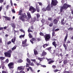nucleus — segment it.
<instances>
[{
    "mask_svg": "<svg viewBox=\"0 0 73 73\" xmlns=\"http://www.w3.org/2000/svg\"><path fill=\"white\" fill-rule=\"evenodd\" d=\"M18 15H21L20 17H19V18L20 20H21L22 21H24L25 20V19L27 18V15L25 13H23L21 14V12H19Z\"/></svg>",
    "mask_w": 73,
    "mask_h": 73,
    "instance_id": "obj_1",
    "label": "nucleus"
},
{
    "mask_svg": "<svg viewBox=\"0 0 73 73\" xmlns=\"http://www.w3.org/2000/svg\"><path fill=\"white\" fill-rule=\"evenodd\" d=\"M71 5H67L66 3H65L64 4L63 7H61L60 8V11L61 12H62V11H64V10H66L68 8V7H70Z\"/></svg>",
    "mask_w": 73,
    "mask_h": 73,
    "instance_id": "obj_2",
    "label": "nucleus"
},
{
    "mask_svg": "<svg viewBox=\"0 0 73 73\" xmlns=\"http://www.w3.org/2000/svg\"><path fill=\"white\" fill-rule=\"evenodd\" d=\"M11 54H12V51L11 50H8L7 52L4 53L5 57H7L9 58H10L11 57Z\"/></svg>",
    "mask_w": 73,
    "mask_h": 73,
    "instance_id": "obj_3",
    "label": "nucleus"
},
{
    "mask_svg": "<svg viewBox=\"0 0 73 73\" xmlns=\"http://www.w3.org/2000/svg\"><path fill=\"white\" fill-rule=\"evenodd\" d=\"M27 39H25L24 41H23L22 42V46L23 47H25L27 46H28L29 45V44H27L26 43L27 42Z\"/></svg>",
    "mask_w": 73,
    "mask_h": 73,
    "instance_id": "obj_4",
    "label": "nucleus"
},
{
    "mask_svg": "<svg viewBox=\"0 0 73 73\" xmlns=\"http://www.w3.org/2000/svg\"><path fill=\"white\" fill-rule=\"evenodd\" d=\"M58 3L57 1L56 0H52V1L51 6L52 7V6L53 5H57V4Z\"/></svg>",
    "mask_w": 73,
    "mask_h": 73,
    "instance_id": "obj_5",
    "label": "nucleus"
},
{
    "mask_svg": "<svg viewBox=\"0 0 73 73\" xmlns=\"http://www.w3.org/2000/svg\"><path fill=\"white\" fill-rule=\"evenodd\" d=\"M14 65V63L13 62H10L9 64H8V66L10 69H12L14 68L13 65Z\"/></svg>",
    "mask_w": 73,
    "mask_h": 73,
    "instance_id": "obj_6",
    "label": "nucleus"
},
{
    "mask_svg": "<svg viewBox=\"0 0 73 73\" xmlns=\"http://www.w3.org/2000/svg\"><path fill=\"white\" fill-rule=\"evenodd\" d=\"M44 37L46 41H48L50 39V36L49 35L46 34L45 35Z\"/></svg>",
    "mask_w": 73,
    "mask_h": 73,
    "instance_id": "obj_7",
    "label": "nucleus"
},
{
    "mask_svg": "<svg viewBox=\"0 0 73 73\" xmlns=\"http://www.w3.org/2000/svg\"><path fill=\"white\" fill-rule=\"evenodd\" d=\"M31 10L33 11L31 12V13H33L34 12L36 11V9L32 6H31V7H30L29 9V11H31Z\"/></svg>",
    "mask_w": 73,
    "mask_h": 73,
    "instance_id": "obj_8",
    "label": "nucleus"
},
{
    "mask_svg": "<svg viewBox=\"0 0 73 73\" xmlns=\"http://www.w3.org/2000/svg\"><path fill=\"white\" fill-rule=\"evenodd\" d=\"M36 17H37V19H36V17H35L34 19V21L33 22H35L36 21V20L37 21H38V18L40 17V14L39 13H37L36 14Z\"/></svg>",
    "mask_w": 73,
    "mask_h": 73,
    "instance_id": "obj_9",
    "label": "nucleus"
},
{
    "mask_svg": "<svg viewBox=\"0 0 73 73\" xmlns=\"http://www.w3.org/2000/svg\"><path fill=\"white\" fill-rule=\"evenodd\" d=\"M25 68V66H19L17 68V69L18 70H24Z\"/></svg>",
    "mask_w": 73,
    "mask_h": 73,
    "instance_id": "obj_10",
    "label": "nucleus"
},
{
    "mask_svg": "<svg viewBox=\"0 0 73 73\" xmlns=\"http://www.w3.org/2000/svg\"><path fill=\"white\" fill-rule=\"evenodd\" d=\"M27 14L28 17H27L26 19L27 20H29V19H31V14L29 12H27Z\"/></svg>",
    "mask_w": 73,
    "mask_h": 73,
    "instance_id": "obj_11",
    "label": "nucleus"
},
{
    "mask_svg": "<svg viewBox=\"0 0 73 73\" xmlns=\"http://www.w3.org/2000/svg\"><path fill=\"white\" fill-rule=\"evenodd\" d=\"M46 9L47 11H50V4L49 3L47 7H46Z\"/></svg>",
    "mask_w": 73,
    "mask_h": 73,
    "instance_id": "obj_12",
    "label": "nucleus"
},
{
    "mask_svg": "<svg viewBox=\"0 0 73 73\" xmlns=\"http://www.w3.org/2000/svg\"><path fill=\"white\" fill-rule=\"evenodd\" d=\"M36 8L37 11L38 12H40V7L37 5H36Z\"/></svg>",
    "mask_w": 73,
    "mask_h": 73,
    "instance_id": "obj_13",
    "label": "nucleus"
},
{
    "mask_svg": "<svg viewBox=\"0 0 73 73\" xmlns=\"http://www.w3.org/2000/svg\"><path fill=\"white\" fill-rule=\"evenodd\" d=\"M68 34H66V36H65V38L64 39V43H66V40L67 39V38H68Z\"/></svg>",
    "mask_w": 73,
    "mask_h": 73,
    "instance_id": "obj_14",
    "label": "nucleus"
},
{
    "mask_svg": "<svg viewBox=\"0 0 73 73\" xmlns=\"http://www.w3.org/2000/svg\"><path fill=\"white\" fill-rule=\"evenodd\" d=\"M4 17L5 18L6 20L7 21H10L11 19H10V18L9 17H7L4 16Z\"/></svg>",
    "mask_w": 73,
    "mask_h": 73,
    "instance_id": "obj_15",
    "label": "nucleus"
},
{
    "mask_svg": "<svg viewBox=\"0 0 73 73\" xmlns=\"http://www.w3.org/2000/svg\"><path fill=\"white\" fill-rule=\"evenodd\" d=\"M52 45L55 46V48H56L57 47V44H56V42L55 41H54L52 42Z\"/></svg>",
    "mask_w": 73,
    "mask_h": 73,
    "instance_id": "obj_16",
    "label": "nucleus"
},
{
    "mask_svg": "<svg viewBox=\"0 0 73 73\" xmlns=\"http://www.w3.org/2000/svg\"><path fill=\"white\" fill-rule=\"evenodd\" d=\"M45 59V57H43L42 58H38V60H39L40 61H42V60H44Z\"/></svg>",
    "mask_w": 73,
    "mask_h": 73,
    "instance_id": "obj_17",
    "label": "nucleus"
},
{
    "mask_svg": "<svg viewBox=\"0 0 73 73\" xmlns=\"http://www.w3.org/2000/svg\"><path fill=\"white\" fill-rule=\"evenodd\" d=\"M15 41H16V37H14V38L12 39L11 40V42H13V43H14Z\"/></svg>",
    "mask_w": 73,
    "mask_h": 73,
    "instance_id": "obj_18",
    "label": "nucleus"
},
{
    "mask_svg": "<svg viewBox=\"0 0 73 73\" xmlns=\"http://www.w3.org/2000/svg\"><path fill=\"white\" fill-rule=\"evenodd\" d=\"M34 51L35 55H36L37 54H38V52H37V50H36L35 49H34Z\"/></svg>",
    "mask_w": 73,
    "mask_h": 73,
    "instance_id": "obj_19",
    "label": "nucleus"
},
{
    "mask_svg": "<svg viewBox=\"0 0 73 73\" xmlns=\"http://www.w3.org/2000/svg\"><path fill=\"white\" fill-rule=\"evenodd\" d=\"M64 19L63 18L62 19V20L61 21V24L63 25H65V23L64 22Z\"/></svg>",
    "mask_w": 73,
    "mask_h": 73,
    "instance_id": "obj_20",
    "label": "nucleus"
},
{
    "mask_svg": "<svg viewBox=\"0 0 73 73\" xmlns=\"http://www.w3.org/2000/svg\"><path fill=\"white\" fill-rule=\"evenodd\" d=\"M46 52H45L44 51H43L42 52V56H45V55H46Z\"/></svg>",
    "mask_w": 73,
    "mask_h": 73,
    "instance_id": "obj_21",
    "label": "nucleus"
},
{
    "mask_svg": "<svg viewBox=\"0 0 73 73\" xmlns=\"http://www.w3.org/2000/svg\"><path fill=\"white\" fill-rule=\"evenodd\" d=\"M25 36V34H24L23 35H21L19 36V38H22L23 37H24Z\"/></svg>",
    "mask_w": 73,
    "mask_h": 73,
    "instance_id": "obj_22",
    "label": "nucleus"
},
{
    "mask_svg": "<svg viewBox=\"0 0 73 73\" xmlns=\"http://www.w3.org/2000/svg\"><path fill=\"white\" fill-rule=\"evenodd\" d=\"M52 48V47H50L48 48H46V49L48 50H49V52H50L52 51L50 50L51 49V48Z\"/></svg>",
    "mask_w": 73,
    "mask_h": 73,
    "instance_id": "obj_23",
    "label": "nucleus"
},
{
    "mask_svg": "<svg viewBox=\"0 0 73 73\" xmlns=\"http://www.w3.org/2000/svg\"><path fill=\"white\" fill-rule=\"evenodd\" d=\"M5 58V57H3V56L0 57V60H4Z\"/></svg>",
    "mask_w": 73,
    "mask_h": 73,
    "instance_id": "obj_24",
    "label": "nucleus"
},
{
    "mask_svg": "<svg viewBox=\"0 0 73 73\" xmlns=\"http://www.w3.org/2000/svg\"><path fill=\"white\" fill-rule=\"evenodd\" d=\"M58 22V21L56 20V19H55L54 21V24H56V23H57Z\"/></svg>",
    "mask_w": 73,
    "mask_h": 73,
    "instance_id": "obj_25",
    "label": "nucleus"
},
{
    "mask_svg": "<svg viewBox=\"0 0 73 73\" xmlns=\"http://www.w3.org/2000/svg\"><path fill=\"white\" fill-rule=\"evenodd\" d=\"M11 25L13 28H15V24L13 23H12L11 24Z\"/></svg>",
    "mask_w": 73,
    "mask_h": 73,
    "instance_id": "obj_26",
    "label": "nucleus"
},
{
    "mask_svg": "<svg viewBox=\"0 0 73 73\" xmlns=\"http://www.w3.org/2000/svg\"><path fill=\"white\" fill-rule=\"evenodd\" d=\"M16 46H14L12 49L11 50H15V49H16Z\"/></svg>",
    "mask_w": 73,
    "mask_h": 73,
    "instance_id": "obj_27",
    "label": "nucleus"
},
{
    "mask_svg": "<svg viewBox=\"0 0 73 73\" xmlns=\"http://www.w3.org/2000/svg\"><path fill=\"white\" fill-rule=\"evenodd\" d=\"M27 62L29 63V64H30L31 63V61H30V60H29V59L27 58Z\"/></svg>",
    "mask_w": 73,
    "mask_h": 73,
    "instance_id": "obj_28",
    "label": "nucleus"
},
{
    "mask_svg": "<svg viewBox=\"0 0 73 73\" xmlns=\"http://www.w3.org/2000/svg\"><path fill=\"white\" fill-rule=\"evenodd\" d=\"M41 22L42 24H44V23H45V21L44 19H42L41 20Z\"/></svg>",
    "mask_w": 73,
    "mask_h": 73,
    "instance_id": "obj_29",
    "label": "nucleus"
},
{
    "mask_svg": "<svg viewBox=\"0 0 73 73\" xmlns=\"http://www.w3.org/2000/svg\"><path fill=\"white\" fill-rule=\"evenodd\" d=\"M63 46H64V47L65 50H66V49H67V47L66 46V45H65V44H64Z\"/></svg>",
    "mask_w": 73,
    "mask_h": 73,
    "instance_id": "obj_30",
    "label": "nucleus"
},
{
    "mask_svg": "<svg viewBox=\"0 0 73 73\" xmlns=\"http://www.w3.org/2000/svg\"><path fill=\"white\" fill-rule=\"evenodd\" d=\"M28 35L29 36V38H32V36L31 35V33H29V34Z\"/></svg>",
    "mask_w": 73,
    "mask_h": 73,
    "instance_id": "obj_31",
    "label": "nucleus"
},
{
    "mask_svg": "<svg viewBox=\"0 0 73 73\" xmlns=\"http://www.w3.org/2000/svg\"><path fill=\"white\" fill-rule=\"evenodd\" d=\"M48 46V44H45L43 45V48H45V47H46V46Z\"/></svg>",
    "mask_w": 73,
    "mask_h": 73,
    "instance_id": "obj_32",
    "label": "nucleus"
},
{
    "mask_svg": "<svg viewBox=\"0 0 73 73\" xmlns=\"http://www.w3.org/2000/svg\"><path fill=\"white\" fill-rule=\"evenodd\" d=\"M63 63L64 64H66L67 63H68V61L67 60H65L63 62Z\"/></svg>",
    "mask_w": 73,
    "mask_h": 73,
    "instance_id": "obj_33",
    "label": "nucleus"
},
{
    "mask_svg": "<svg viewBox=\"0 0 73 73\" xmlns=\"http://www.w3.org/2000/svg\"><path fill=\"white\" fill-rule=\"evenodd\" d=\"M53 23H50L49 24V26H50V27H52L53 26Z\"/></svg>",
    "mask_w": 73,
    "mask_h": 73,
    "instance_id": "obj_34",
    "label": "nucleus"
},
{
    "mask_svg": "<svg viewBox=\"0 0 73 73\" xmlns=\"http://www.w3.org/2000/svg\"><path fill=\"white\" fill-rule=\"evenodd\" d=\"M67 29L68 31H72L73 28L72 27H70L69 28Z\"/></svg>",
    "mask_w": 73,
    "mask_h": 73,
    "instance_id": "obj_35",
    "label": "nucleus"
},
{
    "mask_svg": "<svg viewBox=\"0 0 73 73\" xmlns=\"http://www.w3.org/2000/svg\"><path fill=\"white\" fill-rule=\"evenodd\" d=\"M28 32L29 33V32H32V31L30 30V28H29L28 30Z\"/></svg>",
    "mask_w": 73,
    "mask_h": 73,
    "instance_id": "obj_36",
    "label": "nucleus"
},
{
    "mask_svg": "<svg viewBox=\"0 0 73 73\" xmlns=\"http://www.w3.org/2000/svg\"><path fill=\"white\" fill-rule=\"evenodd\" d=\"M55 32H54L53 31L52 33V37H54V36H55Z\"/></svg>",
    "mask_w": 73,
    "mask_h": 73,
    "instance_id": "obj_37",
    "label": "nucleus"
},
{
    "mask_svg": "<svg viewBox=\"0 0 73 73\" xmlns=\"http://www.w3.org/2000/svg\"><path fill=\"white\" fill-rule=\"evenodd\" d=\"M47 10L46 9V8H43L42 9V10H43V11H45Z\"/></svg>",
    "mask_w": 73,
    "mask_h": 73,
    "instance_id": "obj_38",
    "label": "nucleus"
},
{
    "mask_svg": "<svg viewBox=\"0 0 73 73\" xmlns=\"http://www.w3.org/2000/svg\"><path fill=\"white\" fill-rule=\"evenodd\" d=\"M53 62H54V61L53 60H51L48 62V64H50L51 63H53Z\"/></svg>",
    "mask_w": 73,
    "mask_h": 73,
    "instance_id": "obj_39",
    "label": "nucleus"
},
{
    "mask_svg": "<svg viewBox=\"0 0 73 73\" xmlns=\"http://www.w3.org/2000/svg\"><path fill=\"white\" fill-rule=\"evenodd\" d=\"M5 62L6 63H7V64H8V62H9V60H8V59H7L6 60Z\"/></svg>",
    "mask_w": 73,
    "mask_h": 73,
    "instance_id": "obj_40",
    "label": "nucleus"
},
{
    "mask_svg": "<svg viewBox=\"0 0 73 73\" xmlns=\"http://www.w3.org/2000/svg\"><path fill=\"white\" fill-rule=\"evenodd\" d=\"M29 68L30 69V70H31V72H33V69H32V68H31V67H29Z\"/></svg>",
    "mask_w": 73,
    "mask_h": 73,
    "instance_id": "obj_41",
    "label": "nucleus"
},
{
    "mask_svg": "<svg viewBox=\"0 0 73 73\" xmlns=\"http://www.w3.org/2000/svg\"><path fill=\"white\" fill-rule=\"evenodd\" d=\"M48 20L49 21H52V18L49 17L48 18Z\"/></svg>",
    "mask_w": 73,
    "mask_h": 73,
    "instance_id": "obj_42",
    "label": "nucleus"
},
{
    "mask_svg": "<svg viewBox=\"0 0 73 73\" xmlns=\"http://www.w3.org/2000/svg\"><path fill=\"white\" fill-rule=\"evenodd\" d=\"M20 73H25V72H24V71L23 70H21L20 72H19Z\"/></svg>",
    "mask_w": 73,
    "mask_h": 73,
    "instance_id": "obj_43",
    "label": "nucleus"
},
{
    "mask_svg": "<svg viewBox=\"0 0 73 73\" xmlns=\"http://www.w3.org/2000/svg\"><path fill=\"white\" fill-rule=\"evenodd\" d=\"M52 67L54 69V68H56V66L54 65H52Z\"/></svg>",
    "mask_w": 73,
    "mask_h": 73,
    "instance_id": "obj_44",
    "label": "nucleus"
},
{
    "mask_svg": "<svg viewBox=\"0 0 73 73\" xmlns=\"http://www.w3.org/2000/svg\"><path fill=\"white\" fill-rule=\"evenodd\" d=\"M40 36H44V34L42 33H40Z\"/></svg>",
    "mask_w": 73,
    "mask_h": 73,
    "instance_id": "obj_45",
    "label": "nucleus"
},
{
    "mask_svg": "<svg viewBox=\"0 0 73 73\" xmlns=\"http://www.w3.org/2000/svg\"><path fill=\"white\" fill-rule=\"evenodd\" d=\"M23 61V60L21 59H20L18 60V62H22Z\"/></svg>",
    "mask_w": 73,
    "mask_h": 73,
    "instance_id": "obj_46",
    "label": "nucleus"
},
{
    "mask_svg": "<svg viewBox=\"0 0 73 73\" xmlns=\"http://www.w3.org/2000/svg\"><path fill=\"white\" fill-rule=\"evenodd\" d=\"M38 3L39 5H40V6H42V3L41 2H38Z\"/></svg>",
    "mask_w": 73,
    "mask_h": 73,
    "instance_id": "obj_47",
    "label": "nucleus"
},
{
    "mask_svg": "<svg viewBox=\"0 0 73 73\" xmlns=\"http://www.w3.org/2000/svg\"><path fill=\"white\" fill-rule=\"evenodd\" d=\"M31 60L32 61H33V62H36V59H31Z\"/></svg>",
    "mask_w": 73,
    "mask_h": 73,
    "instance_id": "obj_48",
    "label": "nucleus"
},
{
    "mask_svg": "<svg viewBox=\"0 0 73 73\" xmlns=\"http://www.w3.org/2000/svg\"><path fill=\"white\" fill-rule=\"evenodd\" d=\"M31 40H32V41H35L36 40V38H32Z\"/></svg>",
    "mask_w": 73,
    "mask_h": 73,
    "instance_id": "obj_49",
    "label": "nucleus"
},
{
    "mask_svg": "<svg viewBox=\"0 0 73 73\" xmlns=\"http://www.w3.org/2000/svg\"><path fill=\"white\" fill-rule=\"evenodd\" d=\"M63 73H70V72L69 71H65Z\"/></svg>",
    "mask_w": 73,
    "mask_h": 73,
    "instance_id": "obj_50",
    "label": "nucleus"
},
{
    "mask_svg": "<svg viewBox=\"0 0 73 73\" xmlns=\"http://www.w3.org/2000/svg\"><path fill=\"white\" fill-rule=\"evenodd\" d=\"M30 65H31V66H34V64L33 63V62H32L30 64Z\"/></svg>",
    "mask_w": 73,
    "mask_h": 73,
    "instance_id": "obj_51",
    "label": "nucleus"
},
{
    "mask_svg": "<svg viewBox=\"0 0 73 73\" xmlns=\"http://www.w3.org/2000/svg\"><path fill=\"white\" fill-rule=\"evenodd\" d=\"M67 44H68V43H70V41L69 40H68L66 42Z\"/></svg>",
    "mask_w": 73,
    "mask_h": 73,
    "instance_id": "obj_52",
    "label": "nucleus"
},
{
    "mask_svg": "<svg viewBox=\"0 0 73 73\" xmlns=\"http://www.w3.org/2000/svg\"><path fill=\"white\" fill-rule=\"evenodd\" d=\"M6 8L7 9H8V8H9V5H7Z\"/></svg>",
    "mask_w": 73,
    "mask_h": 73,
    "instance_id": "obj_53",
    "label": "nucleus"
},
{
    "mask_svg": "<svg viewBox=\"0 0 73 73\" xmlns=\"http://www.w3.org/2000/svg\"><path fill=\"white\" fill-rule=\"evenodd\" d=\"M12 12L13 13H15V10L14 9H13L12 10Z\"/></svg>",
    "mask_w": 73,
    "mask_h": 73,
    "instance_id": "obj_54",
    "label": "nucleus"
},
{
    "mask_svg": "<svg viewBox=\"0 0 73 73\" xmlns=\"http://www.w3.org/2000/svg\"><path fill=\"white\" fill-rule=\"evenodd\" d=\"M11 43V41H9L8 43H7V44L8 45H9V44H10Z\"/></svg>",
    "mask_w": 73,
    "mask_h": 73,
    "instance_id": "obj_55",
    "label": "nucleus"
},
{
    "mask_svg": "<svg viewBox=\"0 0 73 73\" xmlns=\"http://www.w3.org/2000/svg\"><path fill=\"white\" fill-rule=\"evenodd\" d=\"M58 71H59V70H58L56 69V70H54V72H58Z\"/></svg>",
    "mask_w": 73,
    "mask_h": 73,
    "instance_id": "obj_56",
    "label": "nucleus"
},
{
    "mask_svg": "<svg viewBox=\"0 0 73 73\" xmlns=\"http://www.w3.org/2000/svg\"><path fill=\"white\" fill-rule=\"evenodd\" d=\"M42 67H43V68H45V67H46V66H45V65H42Z\"/></svg>",
    "mask_w": 73,
    "mask_h": 73,
    "instance_id": "obj_57",
    "label": "nucleus"
},
{
    "mask_svg": "<svg viewBox=\"0 0 73 73\" xmlns=\"http://www.w3.org/2000/svg\"><path fill=\"white\" fill-rule=\"evenodd\" d=\"M26 67H29V64L27 63L26 64Z\"/></svg>",
    "mask_w": 73,
    "mask_h": 73,
    "instance_id": "obj_58",
    "label": "nucleus"
},
{
    "mask_svg": "<svg viewBox=\"0 0 73 73\" xmlns=\"http://www.w3.org/2000/svg\"><path fill=\"white\" fill-rule=\"evenodd\" d=\"M53 52H54L53 53H55L56 52H57V51L56 50H54Z\"/></svg>",
    "mask_w": 73,
    "mask_h": 73,
    "instance_id": "obj_59",
    "label": "nucleus"
},
{
    "mask_svg": "<svg viewBox=\"0 0 73 73\" xmlns=\"http://www.w3.org/2000/svg\"><path fill=\"white\" fill-rule=\"evenodd\" d=\"M59 31V29H57L55 30V31Z\"/></svg>",
    "mask_w": 73,
    "mask_h": 73,
    "instance_id": "obj_60",
    "label": "nucleus"
},
{
    "mask_svg": "<svg viewBox=\"0 0 73 73\" xmlns=\"http://www.w3.org/2000/svg\"><path fill=\"white\" fill-rule=\"evenodd\" d=\"M3 27H0V31L1 30H3Z\"/></svg>",
    "mask_w": 73,
    "mask_h": 73,
    "instance_id": "obj_61",
    "label": "nucleus"
},
{
    "mask_svg": "<svg viewBox=\"0 0 73 73\" xmlns=\"http://www.w3.org/2000/svg\"><path fill=\"white\" fill-rule=\"evenodd\" d=\"M60 56H61V57H62V56H63V55H62V53H61V54H60Z\"/></svg>",
    "mask_w": 73,
    "mask_h": 73,
    "instance_id": "obj_62",
    "label": "nucleus"
},
{
    "mask_svg": "<svg viewBox=\"0 0 73 73\" xmlns=\"http://www.w3.org/2000/svg\"><path fill=\"white\" fill-rule=\"evenodd\" d=\"M33 29V26L32 25L31 27V29Z\"/></svg>",
    "mask_w": 73,
    "mask_h": 73,
    "instance_id": "obj_63",
    "label": "nucleus"
},
{
    "mask_svg": "<svg viewBox=\"0 0 73 73\" xmlns=\"http://www.w3.org/2000/svg\"><path fill=\"white\" fill-rule=\"evenodd\" d=\"M2 73H7V72L5 71H3Z\"/></svg>",
    "mask_w": 73,
    "mask_h": 73,
    "instance_id": "obj_64",
    "label": "nucleus"
}]
</instances>
